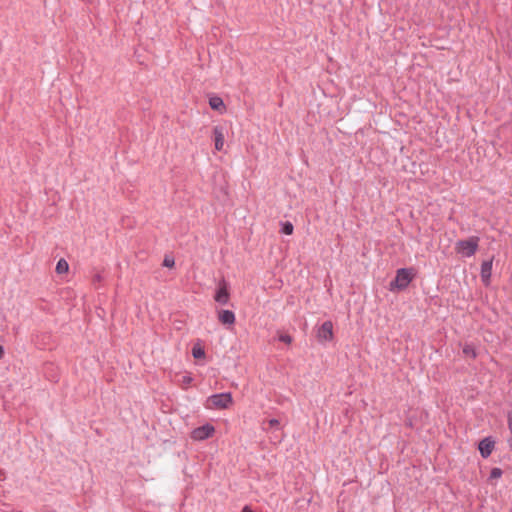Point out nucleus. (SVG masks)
I'll return each instance as SVG.
<instances>
[{"label": "nucleus", "mask_w": 512, "mask_h": 512, "mask_svg": "<svg viewBox=\"0 0 512 512\" xmlns=\"http://www.w3.org/2000/svg\"><path fill=\"white\" fill-rule=\"evenodd\" d=\"M480 238L471 236L464 240H459L455 244V251L462 257H472L478 250Z\"/></svg>", "instance_id": "nucleus-1"}, {"label": "nucleus", "mask_w": 512, "mask_h": 512, "mask_svg": "<svg viewBox=\"0 0 512 512\" xmlns=\"http://www.w3.org/2000/svg\"><path fill=\"white\" fill-rule=\"evenodd\" d=\"M414 278L412 268H401L396 271V276L390 283V290L397 288L398 290H404L408 287L410 282Z\"/></svg>", "instance_id": "nucleus-2"}, {"label": "nucleus", "mask_w": 512, "mask_h": 512, "mask_svg": "<svg viewBox=\"0 0 512 512\" xmlns=\"http://www.w3.org/2000/svg\"><path fill=\"white\" fill-rule=\"evenodd\" d=\"M233 403L231 393H219L208 397L206 407L208 409H227Z\"/></svg>", "instance_id": "nucleus-3"}, {"label": "nucleus", "mask_w": 512, "mask_h": 512, "mask_svg": "<svg viewBox=\"0 0 512 512\" xmlns=\"http://www.w3.org/2000/svg\"><path fill=\"white\" fill-rule=\"evenodd\" d=\"M215 433V427L209 423L197 427L191 431L190 437L195 441H203L211 438Z\"/></svg>", "instance_id": "nucleus-4"}, {"label": "nucleus", "mask_w": 512, "mask_h": 512, "mask_svg": "<svg viewBox=\"0 0 512 512\" xmlns=\"http://www.w3.org/2000/svg\"><path fill=\"white\" fill-rule=\"evenodd\" d=\"M317 337L321 341H331L333 339V324L331 321H325L320 326Z\"/></svg>", "instance_id": "nucleus-5"}, {"label": "nucleus", "mask_w": 512, "mask_h": 512, "mask_svg": "<svg viewBox=\"0 0 512 512\" xmlns=\"http://www.w3.org/2000/svg\"><path fill=\"white\" fill-rule=\"evenodd\" d=\"M493 259L483 261L481 264L480 276L483 284L489 286L491 282Z\"/></svg>", "instance_id": "nucleus-6"}, {"label": "nucleus", "mask_w": 512, "mask_h": 512, "mask_svg": "<svg viewBox=\"0 0 512 512\" xmlns=\"http://www.w3.org/2000/svg\"><path fill=\"white\" fill-rule=\"evenodd\" d=\"M494 445L495 442L490 437L481 440L478 445V449L480 451L481 456L483 458L489 457L494 449Z\"/></svg>", "instance_id": "nucleus-7"}, {"label": "nucleus", "mask_w": 512, "mask_h": 512, "mask_svg": "<svg viewBox=\"0 0 512 512\" xmlns=\"http://www.w3.org/2000/svg\"><path fill=\"white\" fill-rule=\"evenodd\" d=\"M213 136H214L215 149L217 151H221L223 149L224 139H225L224 127L215 126L213 128Z\"/></svg>", "instance_id": "nucleus-8"}, {"label": "nucleus", "mask_w": 512, "mask_h": 512, "mask_svg": "<svg viewBox=\"0 0 512 512\" xmlns=\"http://www.w3.org/2000/svg\"><path fill=\"white\" fill-rule=\"evenodd\" d=\"M229 298H230V294L227 289V285H226L225 281H223V283L219 286V288L214 296V299L216 302H218L220 304H227L229 302Z\"/></svg>", "instance_id": "nucleus-9"}, {"label": "nucleus", "mask_w": 512, "mask_h": 512, "mask_svg": "<svg viewBox=\"0 0 512 512\" xmlns=\"http://www.w3.org/2000/svg\"><path fill=\"white\" fill-rule=\"evenodd\" d=\"M218 320L223 325L232 326L236 321V317L234 312L230 310H220L218 312Z\"/></svg>", "instance_id": "nucleus-10"}, {"label": "nucleus", "mask_w": 512, "mask_h": 512, "mask_svg": "<svg viewBox=\"0 0 512 512\" xmlns=\"http://www.w3.org/2000/svg\"><path fill=\"white\" fill-rule=\"evenodd\" d=\"M209 105L213 110H217V111L225 110L224 102H223L222 98H220L218 96L211 97L209 99Z\"/></svg>", "instance_id": "nucleus-11"}, {"label": "nucleus", "mask_w": 512, "mask_h": 512, "mask_svg": "<svg viewBox=\"0 0 512 512\" xmlns=\"http://www.w3.org/2000/svg\"><path fill=\"white\" fill-rule=\"evenodd\" d=\"M192 355L195 359H201L205 357V350L200 343H196L192 348Z\"/></svg>", "instance_id": "nucleus-12"}, {"label": "nucleus", "mask_w": 512, "mask_h": 512, "mask_svg": "<svg viewBox=\"0 0 512 512\" xmlns=\"http://www.w3.org/2000/svg\"><path fill=\"white\" fill-rule=\"evenodd\" d=\"M69 270L68 262L65 259H60L56 265V272L58 274L67 273Z\"/></svg>", "instance_id": "nucleus-13"}, {"label": "nucleus", "mask_w": 512, "mask_h": 512, "mask_svg": "<svg viewBox=\"0 0 512 512\" xmlns=\"http://www.w3.org/2000/svg\"><path fill=\"white\" fill-rule=\"evenodd\" d=\"M463 353L465 355H467V356H470L473 359H475L477 357V353H476L475 348L472 345H470V344H466L463 347Z\"/></svg>", "instance_id": "nucleus-14"}, {"label": "nucleus", "mask_w": 512, "mask_h": 512, "mask_svg": "<svg viewBox=\"0 0 512 512\" xmlns=\"http://www.w3.org/2000/svg\"><path fill=\"white\" fill-rule=\"evenodd\" d=\"M294 231V226L291 222L287 221L282 224V233L286 235H291Z\"/></svg>", "instance_id": "nucleus-15"}, {"label": "nucleus", "mask_w": 512, "mask_h": 512, "mask_svg": "<svg viewBox=\"0 0 512 512\" xmlns=\"http://www.w3.org/2000/svg\"><path fill=\"white\" fill-rule=\"evenodd\" d=\"M502 470L500 468H493L490 472V478L491 479H498L502 476Z\"/></svg>", "instance_id": "nucleus-16"}, {"label": "nucleus", "mask_w": 512, "mask_h": 512, "mask_svg": "<svg viewBox=\"0 0 512 512\" xmlns=\"http://www.w3.org/2000/svg\"><path fill=\"white\" fill-rule=\"evenodd\" d=\"M163 266L168 268H173L175 266V261L172 257L166 256L163 261Z\"/></svg>", "instance_id": "nucleus-17"}, {"label": "nucleus", "mask_w": 512, "mask_h": 512, "mask_svg": "<svg viewBox=\"0 0 512 512\" xmlns=\"http://www.w3.org/2000/svg\"><path fill=\"white\" fill-rule=\"evenodd\" d=\"M280 341L284 342V343H287V344H290L292 342V338L290 335H281L280 336Z\"/></svg>", "instance_id": "nucleus-18"}, {"label": "nucleus", "mask_w": 512, "mask_h": 512, "mask_svg": "<svg viewBox=\"0 0 512 512\" xmlns=\"http://www.w3.org/2000/svg\"><path fill=\"white\" fill-rule=\"evenodd\" d=\"M269 428L277 427L279 426V420L277 419H270L268 422Z\"/></svg>", "instance_id": "nucleus-19"}, {"label": "nucleus", "mask_w": 512, "mask_h": 512, "mask_svg": "<svg viewBox=\"0 0 512 512\" xmlns=\"http://www.w3.org/2000/svg\"><path fill=\"white\" fill-rule=\"evenodd\" d=\"M191 381H192V378H191L190 376H184V377H183V383H184V384H187V385H188V384H190V383H191Z\"/></svg>", "instance_id": "nucleus-20"}, {"label": "nucleus", "mask_w": 512, "mask_h": 512, "mask_svg": "<svg viewBox=\"0 0 512 512\" xmlns=\"http://www.w3.org/2000/svg\"><path fill=\"white\" fill-rule=\"evenodd\" d=\"M241 512H254L249 506H245Z\"/></svg>", "instance_id": "nucleus-21"}, {"label": "nucleus", "mask_w": 512, "mask_h": 512, "mask_svg": "<svg viewBox=\"0 0 512 512\" xmlns=\"http://www.w3.org/2000/svg\"><path fill=\"white\" fill-rule=\"evenodd\" d=\"M100 280H101V276L99 274L95 275L94 281H100Z\"/></svg>", "instance_id": "nucleus-22"}, {"label": "nucleus", "mask_w": 512, "mask_h": 512, "mask_svg": "<svg viewBox=\"0 0 512 512\" xmlns=\"http://www.w3.org/2000/svg\"><path fill=\"white\" fill-rule=\"evenodd\" d=\"M2 354H3V348H2V346L0 345V358L2 357Z\"/></svg>", "instance_id": "nucleus-23"}, {"label": "nucleus", "mask_w": 512, "mask_h": 512, "mask_svg": "<svg viewBox=\"0 0 512 512\" xmlns=\"http://www.w3.org/2000/svg\"><path fill=\"white\" fill-rule=\"evenodd\" d=\"M510 447H511V449H512V442H510Z\"/></svg>", "instance_id": "nucleus-24"}]
</instances>
